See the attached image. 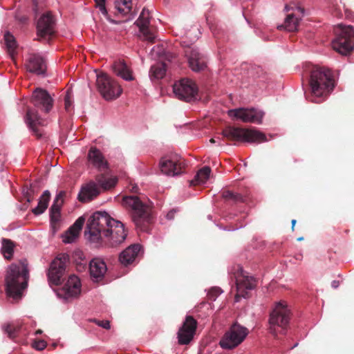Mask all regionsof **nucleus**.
I'll list each match as a JSON object with an SVG mask.
<instances>
[{
    "label": "nucleus",
    "mask_w": 354,
    "mask_h": 354,
    "mask_svg": "<svg viewBox=\"0 0 354 354\" xmlns=\"http://www.w3.org/2000/svg\"><path fill=\"white\" fill-rule=\"evenodd\" d=\"M189 68L194 72L205 70L207 63L205 57L197 49L189 48L185 50Z\"/></svg>",
    "instance_id": "nucleus-18"
},
{
    "label": "nucleus",
    "mask_w": 354,
    "mask_h": 354,
    "mask_svg": "<svg viewBox=\"0 0 354 354\" xmlns=\"http://www.w3.org/2000/svg\"><path fill=\"white\" fill-rule=\"evenodd\" d=\"M1 254L5 259H11L13 256L15 248L13 241H12L10 239L3 238L1 240Z\"/></svg>",
    "instance_id": "nucleus-35"
},
{
    "label": "nucleus",
    "mask_w": 354,
    "mask_h": 354,
    "mask_svg": "<svg viewBox=\"0 0 354 354\" xmlns=\"http://www.w3.org/2000/svg\"><path fill=\"white\" fill-rule=\"evenodd\" d=\"M41 333V330H38L36 332V333H37V334H39V333Z\"/></svg>",
    "instance_id": "nucleus-49"
},
{
    "label": "nucleus",
    "mask_w": 354,
    "mask_h": 354,
    "mask_svg": "<svg viewBox=\"0 0 354 354\" xmlns=\"http://www.w3.org/2000/svg\"><path fill=\"white\" fill-rule=\"evenodd\" d=\"M151 15L148 9L143 8L136 24L138 26L140 37L145 40L153 42L156 35L154 30L149 27Z\"/></svg>",
    "instance_id": "nucleus-15"
},
{
    "label": "nucleus",
    "mask_w": 354,
    "mask_h": 354,
    "mask_svg": "<svg viewBox=\"0 0 354 354\" xmlns=\"http://www.w3.org/2000/svg\"><path fill=\"white\" fill-rule=\"evenodd\" d=\"M236 277L237 293L235 295V302H239L241 297H246V290H252L256 286V281L252 277L245 275L243 270L240 268V273Z\"/></svg>",
    "instance_id": "nucleus-16"
},
{
    "label": "nucleus",
    "mask_w": 354,
    "mask_h": 354,
    "mask_svg": "<svg viewBox=\"0 0 354 354\" xmlns=\"http://www.w3.org/2000/svg\"><path fill=\"white\" fill-rule=\"evenodd\" d=\"M209 142H210L211 143H215V142H216V140H215L214 138H212V139H210Z\"/></svg>",
    "instance_id": "nucleus-48"
},
{
    "label": "nucleus",
    "mask_w": 354,
    "mask_h": 354,
    "mask_svg": "<svg viewBox=\"0 0 354 354\" xmlns=\"http://www.w3.org/2000/svg\"><path fill=\"white\" fill-rule=\"evenodd\" d=\"M222 135L232 141L261 143L268 140L263 133L251 129L228 127L223 130Z\"/></svg>",
    "instance_id": "nucleus-5"
},
{
    "label": "nucleus",
    "mask_w": 354,
    "mask_h": 354,
    "mask_svg": "<svg viewBox=\"0 0 354 354\" xmlns=\"http://www.w3.org/2000/svg\"><path fill=\"white\" fill-rule=\"evenodd\" d=\"M64 104H65V109L66 111H69L70 109L72 106V100H71V95L69 91H67L66 95L64 98Z\"/></svg>",
    "instance_id": "nucleus-43"
},
{
    "label": "nucleus",
    "mask_w": 354,
    "mask_h": 354,
    "mask_svg": "<svg viewBox=\"0 0 354 354\" xmlns=\"http://www.w3.org/2000/svg\"><path fill=\"white\" fill-rule=\"evenodd\" d=\"M85 218L82 216L78 218L75 223L62 236V241L65 243H71L75 241L84 223Z\"/></svg>",
    "instance_id": "nucleus-25"
},
{
    "label": "nucleus",
    "mask_w": 354,
    "mask_h": 354,
    "mask_svg": "<svg viewBox=\"0 0 354 354\" xmlns=\"http://www.w3.org/2000/svg\"><path fill=\"white\" fill-rule=\"evenodd\" d=\"M88 160L94 167L98 169L105 168L107 165L101 151L95 147L90 149L88 153Z\"/></svg>",
    "instance_id": "nucleus-28"
},
{
    "label": "nucleus",
    "mask_w": 354,
    "mask_h": 354,
    "mask_svg": "<svg viewBox=\"0 0 354 354\" xmlns=\"http://www.w3.org/2000/svg\"><path fill=\"white\" fill-rule=\"evenodd\" d=\"M112 69L118 76L122 79L127 81L133 80L131 71L124 60L115 61L112 66Z\"/></svg>",
    "instance_id": "nucleus-29"
},
{
    "label": "nucleus",
    "mask_w": 354,
    "mask_h": 354,
    "mask_svg": "<svg viewBox=\"0 0 354 354\" xmlns=\"http://www.w3.org/2000/svg\"><path fill=\"white\" fill-rule=\"evenodd\" d=\"M337 37L333 41V48L339 53L346 55L354 48V30L351 26L339 24L335 28Z\"/></svg>",
    "instance_id": "nucleus-7"
},
{
    "label": "nucleus",
    "mask_w": 354,
    "mask_h": 354,
    "mask_svg": "<svg viewBox=\"0 0 354 354\" xmlns=\"http://www.w3.org/2000/svg\"><path fill=\"white\" fill-rule=\"evenodd\" d=\"M173 91L180 100L190 102L195 99L198 88L194 82L188 79H183L174 84Z\"/></svg>",
    "instance_id": "nucleus-12"
},
{
    "label": "nucleus",
    "mask_w": 354,
    "mask_h": 354,
    "mask_svg": "<svg viewBox=\"0 0 354 354\" xmlns=\"http://www.w3.org/2000/svg\"><path fill=\"white\" fill-rule=\"evenodd\" d=\"M95 180L100 188L106 190L114 187L117 183L118 179L116 177H108L101 174L96 176Z\"/></svg>",
    "instance_id": "nucleus-32"
},
{
    "label": "nucleus",
    "mask_w": 354,
    "mask_h": 354,
    "mask_svg": "<svg viewBox=\"0 0 354 354\" xmlns=\"http://www.w3.org/2000/svg\"><path fill=\"white\" fill-rule=\"evenodd\" d=\"M3 329L10 338L14 339L20 330V326L15 323L8 324L3 326Z\"/></svg>",
    "instance_id": "nucleus-38"
},
{
    "label": "nucleus",
    "mask_w": 354,
    "mask_h": 354,
    "mask_svg": "<svg viewBox=\"0 0 354 354\" xmlns=\"http://www.w3.org/2000/svg\"><path fill=\"white\" fill-rule=\"evenodd\" d=\"M140 250V246L138 244H133L124 250H123L119 257L120 263L124 266H128L133 263L138 257Z\"/></svg>",
    "instance_id": "nucleus-27"
},
{
    "label": "nucleus",
    "mask_w": 354,
    "mask_h": 354,
    "mask_svg": "<svg viewBox=\"0 0 354 354\" xmlns=\"http://www.w3.org/2000/svg\"><path fill=\"white\" fill-rule=\"evenodd\" d=\"M97 86L106 100H112L120 96L122 89L116 82L105 73L97 75Z\"/></svg>",
    "instance_id": "nucleus-9"
},
{
    "label": "nucleus",
    "mask_w": 354,
    "mask_h": 354,
    "mask_svg": "<svg viewBox=\"0 0 354 354\" xmlns=\"http://www.w3.org/2000/svg\"><path fill=\"white\" fill-rule=\"evenodd\" d=\"M63 290L67 298L77 297L81 292L80 279L77 276H70L63 288Z\"/></svg>",
    "instance_id": "nucleus-24"
},
{
    "label": "nucleus",
    "mask_w": 354,
    "mask_h": 354,
    "mask_svg": "<svg viewBox=\"0 0 354 354\" xmlns=\"http://www.w3.org/2000/svg\"><path fill=\"white\" fill-rule=\"evenodd\" d=\"M65 196L66 192L60 191L54 199L53 203L50 209V221L52 224H55L59 220L60 209L64 203V198Z\"/></svg>",
    "instance_id": "nucleus-26"
},
{
    "label": "nucleus",
    "mask_w": 354,
    "mask_h": 354,
    "mask_svg": "<svg viewBox=\"0 0 354 354\" xmlns=\"http://www.w3.org/2000/svg\"><path fill=\"white\" fill-rule=\"evenodd\" d=\"M50 198V192L48 190L44 191L39 198L37 206L32 209L33 214L35 215H39L44 213L48 205Z\"/></svg>",
    "instance_id": "nucleus-31"
},
{
    "label": "nucleus",
    "mask_w": 354,
    "mask_h": 354,
    "mask_svg": "<svg viewBox=\"0 0 354 354\" xmlns=\"http://www.w3.org/2000/svg\"><path fill=\"white\" fill-rule=\"evenodd\" d=\"M54 19L50 13L43 15L38 20L37 29V35L41 38H46L54 33Z\"/></svg>",
    "instance_id": "nucleus-19"
},
{
    "label": "nucleus",
    "mask_w": 354,
    "mask_h": 354,
    "mask_svg": "<svg viewBox=\"0 0 354 354\" xmlns=\"http://www.w3.org/2000/svg\"><path fill=\"white\" fill-rule=\"evenodd\" d=\"M222 196L226 200H230L234 202L243 201V196L237 193H234L230 190H225L222 193Z\"/></svg>",
    "instance_id": "nucleus-40"
},
{
    "label": "nucleus",
    "mask_w": 354,
    "mask_h": 354,
    "mask_svg": "<svg viewBox=\"0 0 354 354\" xmlns=\"http://www.w3.org/2000/svg\"><path fill=\"white\" fill-rule=\"evenodd\" d=\"M299 19L294 15L290 14L286 18L283 24L278 26L279 30L284 29L288 32H293L297 30L299 26Z\"/></svg>",
    "instance_id": "nucleus-30"
},
{
    "label": "nucleus",
    "mask_w": 354,
    "mask_h": 354,
    "mask_svg": "<svg viewBox=\"0 0 354 354\" xmlns=\"http://www.w3.org/2000/svg\"><path fill=\"white\" fill-rule=\"evenodd\" d=\"M174 213H175V211H174V210H171V211H170V212L167 214V218L168 219H172V218H174Z\"/></svg>",
    "instance_id": "nucleus-45"
},
{
    "label": "nucleus",
    "mask_w": 354,
    "mask_h": 354,
    "mask_svg": "<svg viewBox=\"0 0 354 354\" xmlns=\"http://www.w3.org/2000/svg\"><path fill=\"white\" fill-rule=\"evenodd\" d=\"M26 68L30 73L44 75L46 71V62L41 56L32 55L28 58L26 64Z\"/></svg>",
    "instance_id": "nucleus-22"
},
{
    "label": "nucleus",
    "mask_w": 354,
    "mask_h": 354,
    "mask_svg": "<svg viewBox=\"0 0 354 354\" xmlns=\"http://www.w3.org/2000/svg\"><path fill=\"white\" fill-rule=\"evenodd\" d=\"M122 205L131 212L135 225L143 230L145 223H149V207L136 196L123 197Z\"/></svg>",
    "instance_id": "nucleus-4"
},
{
    "label": "nucleus",
    "mask_w": 354,
    "mask_h": 354,
    "mask_svg": "<svg viewBox=\"0 0 354 354\" xmlns=\"http://www.w3.org/2000/svg\"><path fill=\"white\" fill-rule=\"evenodd\" d=\"M248 333L249 330L246 327L236 322L224 333L219 345L223 349H234L245 340Z\"/></svg>",
    "instance_id": "nucleus-8"
},
{
    "label": "nucleus",
    "mask_w": 354,
    "mask_h": 354,
    "mask_svg": "<svg viewBox=\"0 0 354 354\" xmlns=\"http://www.w3.org/2000/svg\"><path fill=\"white\" fill-rule=\"evenodd\" d=\"M210 174V167L207 166L203 167L197 172L194 179L191 181V184L193 185L205 184L209 179Z\"/></svg>",
    "instance_id": "nucleus-33"
},
{
    "label": "nucleus",
    "mask_w": 354,
    "mask_h": 354,
    "mask_svg": "<svg viewBox=\"0 0 354 354\" xmlns=\"http://www.w3.org/2000/svg\"><path fill=\"white\" fill-rule=\"evenodd\" d=\"M166 73V65L162 62H157L151 66L149 71V77L152 79H162Z\"/></svg>",
    "instance_id": "nucleus-34"
},
{
    "label": "nucleus",
    "mask_w": 354,
    "mask_h": 354,
    "mask_svg": "<svg viewBox=\"0 0 354 354\" xmlns=\"http://www.w3.org/2000/svg\"><path fill=\"white\" fill-rule=\"evenodd\" d=\"M310 86L314 97L326 96L335 87L332 72L326 68H315L311 72Z\"/></svg>",
    "instance_id": "nucleus-3"
},
{
    "label": "nucleus",
    "mask_w": 354,
    "mask_h": 354,
    "mask_svg": "<svg viewBox=\"0 0 354 354\" xmlns=\"http://www.w3.org/2000/svg\"><path fill=\"white\" fill-rule=\"evenodd\" d=\"M4 40L8 54L12 58H13L17 48V44L15 38L12 34L7 32L4 35Z\"/></svg>",
    "instance_id": "nucleus-36"
},
{
    "label": "nucleus",
    "mask_w": 354,
    "mask_h": 354,
    "mask_svg": "<svg viewBox=\"0 0 354 354\" xmlns=\"http://www.w3.org/2000/svg\"><path fill=\"white\" fill-rule=\"evenodd\" d=\"M222 293V290L218 287L211 288L207 293V297L210 300H216V297Z\"/></svg>",
    "instance_id": "nucleus-41"
},
{
    "label": "nucleus",
    "mask_w": 354,
    "mask_h": 354,
    "mask_svg": "<svg viewBox=\"0 0 354 354\" xmlns=\"http://www.w3.org/2000/svg\"><path fill=\"white\" fill-rule=\"evenodd\" d=\"M292 223V230H294V227H295V225L296 223V220L293 219L291 222Z\"/></svg>",
    "instance_id": "nucleus-47"
},
{
    "label": "nucleus",
    "mask_w": 354,
    "mask_h": 354,
    "mask_svg": "<svg viewBox=\"0 0 354 354\" xmlns=\"http://www.w3.org/2000/svg\"><path fill=\"white\" fill-rule=\"evenodd\" d=\"M100 192V188L97 182L91 181L82 187L78 198L81 202H88L97 197Z\"/></svg>",
    "instance_id": "nucleus-23"
},
{
    "label": "nucleus",
    "mask_w": 354,
    "mask_h": 354,
    "mask_svg": "<svg viewBox=\"0 0 354 354\" xmlns=\"http://www.w3.org/2000/svg\"><path fill=\"white\" fill-rule=\"evenodd\" d=\"M114 4L118 12L122 15H127L132 8L131 0H115Z\"/></svg>",
    "instance_id": "nucleus-37"
},
{
    "label": "nucleus",
    "mask_w": 354,
    "mask_h": 354,
    "mask_svg": "<svg viewBox=\"0 0 354 354\" xmlns=\"http://www.w3.org/2000/svg\"><path fill=\"white\" fill-rule=\"evenodd\" d=\"M25 121L35 136L39 138H41L42 132L39 127L44 125V121L39 116L37 111L34 109H28Z\"/></svg>",
    "instance_id": "nucleus-20"
},
{
    "label": "nucleus",
    "mask_w": 354,
    "mask_h": 354,
    "mask_svg": "<svg viewBox=\"0 0 354 354\" xmlns=\"http://www.w3.org/2000/svg\"><path fill=\"white\" fill-rule=\"evenodd\" d=\"M29 270L26 259H21L8 266L4 277L6 295L14 300L20 299L27 288Z\"/></svg>",
    "instance_id": "nucleus-2"
},
{
    "label": "nucleus",
    "mask_w": 354,
    "mask_h": 354,
    "mask_svg": "<svg viewBox=\"0 0 354 354\" xmlns=\"http://www.w3.org/2000/svg\"><path fill=\"white\" fill-rule=\"evenodd\" d=\"M339 281H336V280L333 281L331 283V286L334 288H337L339 286Z\"/></svg>",
    "instance_id": "nucleus-46"
},
{
    "label": "nucleus",
    "mask_w": 354,
    "mask_h": 354,
    "mask_svg": "<svg viewBox=\"0 0 354 354\" xmlns=\"http://www.w3.org/2000/svg\"><path fill=\"white\" fill-rule=\"evenodd\" d=\"M196 327V320L192 316H187L182 326L179 328L177 333L179 344H188L192 340L194 336Z\"/></svg>",
    "instance_id": "nucleus-14"
},
{
    "label": "nucleus",
    "mask_w": 354,
    "mask_h": 354,
    "mask_svg": "<svg viewBox=\"0 0 354 354\" xmlns=\"http://www.w3.org/2000/svg\"><path fill=\"white\" fill-rule=\"evenodd\" d=\"M31 102L35 107L46 113H48L53 106V99L51 95L46 90L41 88H37L33 91Z\"/></svg>",
    "instance_id": "nucleus-17"
},
{
    "label": "nucleus",
    "mask_w": 354,
    "mask_h": 354,
    "mask_svg": "<svg viewBox=\"0 0 354 354\" xmlns=\"http://www.w3.org/2000/svg\"><path fill=\"white\" fill-rule=\"evenodd\" d=\"M69 258L66 254H59L51 263L48 272V281L54 285H59L63 281Z\"/></svg>",
    "instance_id": "nucleus-10"
},
{
    "label": "nucleus",
    "mask_w": 354,
    "mask_h": 354,
    "mask_svg": "<svg viewBox=\"0 0 354 354\" xmlns=\"http://www.w3.org/2000/svg\"><path fill=\"white\" fill-rule=\"evenodd\" d=\"M312 102H314V100H312ZM315 102H319L318 101H315Z\"/></svg>",
    "instance_id": "nucleus-50"
},
{
    "label": "nucleus",
    "mask_w": 354,
    "mask_h": 354,
    "mask_svg": "<svg viewBox=\"0 0 354 354\" xmlns=\"http://www.w3.org/2000/svg\"><path fill=\"white\" fill-rule=\"evenodd\" d=\"M106 271V265L101 259L95 258L90 261L89 272L93 281L99 282L102 281Z\"/></svg>",
    "instance_id": "nucleus-21"
},
{
    "label": "nucleus",
    "mask_w": 354,
    "mask_h": 354,
    "mask_svg": "<svg viewBox=\"0 0 354 354\" xmlns=\"http://www.w3.org/2000/svg\"><path fill=\"white\" fill-rule=\"evenodd\" d=\"M95 322L99 326L102 327V328H106V329H109L110 327H111L110 322L108 320H102V321L95 320Z\"/></svg>",
    "instance_id": "nucleus-44"
},
{
    "label": "nucleus",
    "mask_w": 354,
    "mask_h": 354,
    "mask_svg": "<svg viewBox=\"0 0 354 354\" xmlns=\"http://www.w3.org/2000/svg\"><path fill=\"white\" fill-rule=\"evenodd\" d=\"M96 7L100 10L101 13L106 17V19L111 23L115 24L116 22L111 19L108 14L106 8V0H94Z\"/></svg>",
    "instance_id": "nucleus-39"
},
{
    "label": "nucleus",
    "mask_w": 354,
    "mask_h": 354,
    "mask_svg": "<svg viewBox=\"0 0 354 354\" xmlns=\"http://www.w3.org/2000/svg\"><path fill=\"white\" fill-rule=\"evenodd\" d=\"M289 319L290 310L286 302L280 301L276 303L269 319L270 333L274 335L283 333L288 324Z\"/></svg>",
    "instance_id": "nucleus-6"
},
{
    "label": "nucleus",
    "mask_w": 354,
    "mask_h": 354,
    "mask_svg": "<svg viewBox=\"0 0 354 354\" xmlns=\"http://www.w3.org/2000/svg\"><path fill=\"white\" fill-rule=\"evenodd\" d=\"M88 239L95 243L104 242L111 247L122 243L127 237L123 223L106 212H95L87 222Z\"/></svg>",
    "instance_id": "nucleus-1"
},
{
    "label": "nucleus",
    "mask_w": 354,
    "mask_h": 354,
    "mask_svg": "<svg viewBox=\"0 0 354 354\" xmlns=\"http://www.w3.org/2000/svg\"><path fill=\"white\" fill-rule=\"evenodd\" d=\"M47 346L46 342L43 339L35 341L32 343V347L37 351L44 350Z\"/></svg>",
    "instance_id": "nucleus-42"
},
{
    "label": "nucleus",
    "mask_w": 354,
    "mask_h": 354,
    "mask_svg": "<svg viewBox=\"0 0 354 354\" xmlns=\"http://www.w3.org/2000/svg\"><path fill=\"white\" fill-rule=\"evenodd\" d=\"M230 117L239 120L245 123L261 124L264 115L261 111L254 108H239L230 109L227 111Z\"/></svg>",
    "instance_id": "nucleus-11"
},
{
    "label": "nucleus",
    "mask_w": 354,
    "mask_h": 354,
    "mask_svg": "<svg viewBox=\"0 0 354 354\" xmlns=\"http://www.w3.org/2000/svg\"><path fill=\"white\" fill-rule=\"evenodd\" d=\"M162 173L167 176H176L182 173L183 163L176 155L165 156L159 162Z\"/></svg>",
    "instance_id": "nucleus-13"
}]
</instances>
